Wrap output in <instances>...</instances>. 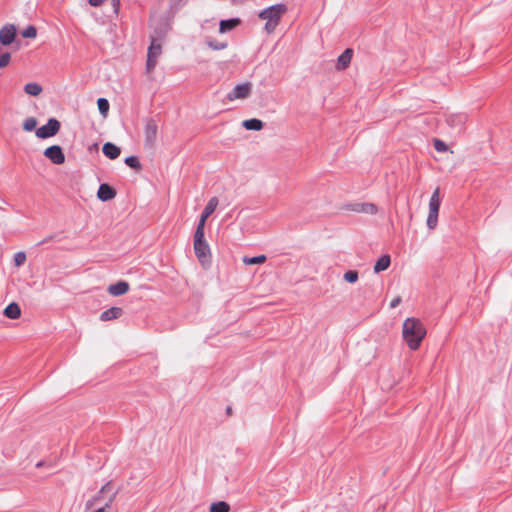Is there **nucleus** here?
I'll use <instances>...</instances> for the list:
<instances>
[{
  "label": "nucleus",
  "mask_w": 512,
  "mask_h": 512,
  "mask_svg": "<svg viewBox=\"0 0 512 512\" xmlns=\"http://www.w3.org/2000/svg\"><path fill=\"white\" fill-rule=\"evenodd\" d=\"M110 487H111V482H107L105 485H103L101 487L99 494H103V493L109 491Z\"/></svg>",
  "instance_id": "43"
},
{
  "label": "nucleus",
  "mask_w": 512,
  "mask_h": 512,
  "mask_svg": "<svg viewBox=\"0 0 512 512\" xmlns=\"http://www.w3.org/2000/svg\"><path fill=\"white\" fill-rule=\"evenodd\" d=\"M157 61L156 59H153V58H149L147 57V61H146V70L148 72H151L157 65Z\"/></svg>",
  "instance_id": "41"
},
{
  "label": "nucleus",
  "mask_w": 512,
  "mask_h": 512,
  "mask_svg": "<svg viewBox=\"0 0 512 512\" xmlns=\"http://www.w3.org/2000/svg\"><path fill=\"white\" fill-rule=\"evenodd\" d=\"M102 494H97L93 498L89 499L85 504V509H91L98 501H100Z\"/></svg>",
  "instance_id": "37"
},
{
  "label": "nucleus",
  "mask_w": 512,
  "mask_h": 512,
  "mask_svg": "<svg viewBox=\"0 0 512 512\" xmlns=\"http://www.w3.org/2000/svg\"><path fill=\"white\" fill-rule=\"evenodd\" d=\"M149 27L152 30L149 38L150 41L154 42H163L171 29L169 22L165 18L152 20Z\"/></svg>",
  "instance_id": "3"
},
{
  "label": "nucleus",
  "mask_w": 512,
  "mask_h": 512,
  "mask_svg": "<svg viewBox=\"0 0 512 512\" xmlns=\"http://www.w3.org/2000/svg\"><path fill=\"white\" fill-rule=\"evenodd\" d=\"M194 251L195 255L201 263L208 261L210 256V247L204 235V228L196 227L194 233Z\"/></svg>",
  "instance_id": "2"
},
{
  "label": "nucleus",
  "mask_w": 512,
  "mask_h": 512,
  "mask_svg": "<svg viewBox=\"0 0 512 512\" xmlns=\"http://www.w3.org/2000/svg\"><path fill=\"white\" fill-rule=\"evenodd\" d=\"M158 134V123L154 118L145 119L144 137L145 146L152 148L155 145Z\"/></svg>",
  "instance_id": "5"
},
{
  "label": "nucleus",
  "mask_w": 512,
  "mask_h": 512,
  "mask_svg": "<svg viewBox=\"0 0 512 512\" xmlns=\"http://www.w3.org/2000/svg\"><path fill=\"white\" fill-rule=\"evenodd\" d=\"M116 495H117V492H113V493L109 496V498L107 499V501L105 502V504H104L102 507H100V508L96 509L94 512H106V510H107V509H109V508L111 507V505H112L113 501H114V500H115V498H116Z\"/></svg>",
  "instance_id": "31"
},
{
  "label": "nucleus",
  "mask_w": 512,
  "mask_h": 512,
  "mask_svg": "<svg viewBox=\"0 0 512 512\" xmlns=\"http://www.w3.org/2000/svg\"><path fill=\"white\" fill-rule=\"evenodd\" d=\"M362 213L374 215L378 212V208L373 203H362Z\"/></svg>",
  "instance_id": "30"
},
{
  "label": "nucleus",
  "mask_w": 512,
  "mask_h": 512,
  "mask_svg": "<svg viewBox=\"0 0 512 512\" xmlns=\"http://www.w3.org/2000/svg\"><path fill=\"white\" fill-rule=\"evenodd\" d=\"M426 223L429 229H435L438 224V217L428 214Z\"/></svg>",
  "instance_id": "36"
},
{
  "label": "nucleus",
  "mask_w": 512,
  "mask_h": 512,
  "mask_svg": "<svg viewBox=\"0 0 512 512\" xmlns=\"http://www.w3.org/2000/svg\"><path fill=\"white\" fill-rule=\"evenodd\" d=\"M353 57V49L347 48L345 49L337 58L336 68L337 70H345Z\"/></svg>",
  "instance_id": "12"
},
{
  "label": "nucleus",
  "mask_w": 512,
  "mask_h": 512,
  "mask_svg": "<svg viewBox=\"0 0 512 512\" xmlns=\"http://www.w3.org/2000/svg\"><path fill=\"white\" fill-rule=\"evenodd\" d=\"M124 311L121 307H111L100 314V320L103 322L112 321L120 318Z\"/></svg>",
  "instance_id": "14"
},
{
  "label": "nucleus",
  "mask_w": 512,
  "mask_h": 512,
  "mask_svg": "<svg viewBox=\"0 0 512 512\" xmlns=\"http://www.w3.org/2000/svg\"><path fill=\"white\" fill-rule=\"evenodd\" d=\"M60 122L56 118H50L47 123L36 129V136L40 139H47L55 136L60 130Z\"/></svg>",
  "instance_id": "6"
},
{
  "label": "nucleus",
  "mask_w": 512,
  "mask_h": 512,
  "mask_svg": "<svg viewBox=\"0 0 512 512\" xmlns=\"http://www.w3.org/2000/svg\"><path fill=\"white\" fill-rule=\"evenodd\" d=\"M434 148L438 152H446L448 150L447 144L440 139L434 140Z\"/></svg>",
  "instance_id": "34"
},
{
  "label": "nucleus",
  "mask_w": 512,
  "mask_h": 512,
  "mask_svg": "<svg viewBox=\"0 0 512 512\" xmlns=\"http://www.w3.org/2000/svg\"><path fill=\"white\" fill-rule=\"evenodd\" d=\"M116 196V191L110 185L103 183L99 186L97 191V197L101 201L112 200Z\"/></svg>",
  "instance_id": "13"
},
{
  "label": "nucleus",
  "mask_w": 512,
  "mask_h": 512,
  "mask_svg": "<svg viewBox=\"0 0 512 512\" xmlns=\"http://www.w3.org/2000/svg\"><path fill=\"white\" fill-rule=\"evenodd\" d=\"M279 24V22H276V21H269V20H266V23H265V30L268 32V33H271L275 30V28L277 27V25Z\"/></svg>",
  "instance_id": "40"
},
{
  "label": "nucleus",
  "mask_w": 512,
  "mask_h": 512,
  "mask_svg": "<svg viewBox=\"0 0 512 512\" xmlns=\"http://www.w3.org/2000/svg\"><path fill=\"white\" fill-rule=\"evenodd\" d=\"M230 505L225 501L212 503L209 512H229Z\"/></svg>",
  "instance_id": "24"
},
{
  "label": "nucleus",
  "mask_w": 512,
  "mask_h": 512,
  "mask_svg": "<svg viewBox=\"0 0 512 512\" xmlns=\"http://www.w3.org/2000/svg\"><path fill=\"white\" fill-rule=\"evenodd\" d=\"M401 302V298L400 297H396L394 298L391 302H390V308H396Z\"/></svg>",
  "instance_id": "42"
},
{
  "label": "nucleus",
  "mask_w": 512,
  "mask_h": 512,
  "mask_svg": "<svg viewBox=\"0 0 512 512\" xmlns=\"http://www.w3.org/2000/svg\"><path fill=\"white\" fill-rule=\"evenodd\" d=\"M286 10L287 7L285 4L277 3L263 9L258 16L262 20L279 22L281 16L286 12Z\"/></svg>",
  "instance_id": "4"
},
{
  "label": "nucleus",
  "mask_w": 512,
  "mask_h": 512,
  "mask_svg": "<svg viewBox=\"0 0 512 512\" xmlns=\"http://www.w3.org/2000/svg\"><path fill=\"white\" fill-rule=\"evenodd\" d=\"M161 53H162V42L150 41V46L148 47L147 57L158 60Z\"/></svg>",
  "instance_id": "20"
},
{
  "label": "nucleus",
  "mask_w": 512,
  "mask_h": 512,
  "mask_svg": "<svg viewBox=\"0 0 512 512\" xmlns=\"http://www.w3.org/2000/svg\"><path fill=\"white\" fill-rule=\"evenodd\" d=\"M430 215L432 216H436L438 217V214H439V210H433V209H429V213Z\"/></svg>",
  "instance_id": "47"
},
{
  "label": "nucleus",
  "mask_w": 512,
  "mask_h": 512,
  "mask_svg": "<svg viewBox=\"0 0 512 512\" xmlns=\"http://www.w3.org/2000/svg\"><path fill=\"white\" fill-rule=\"evenodd\" d=\"M102 152L107 158L114 160L119 157L121 149L114 143L106 142L102 147Z\"/></svg>",
  "instance_id": "16"
},
{
  "label": "nucleus",
  "mask_w": 512,
  "mask_h": 512,
  "mask_svg": "<svg viewBox=\"0 0 512 512\" xmlns=\"http://www.w3.org/2000/svg\"><path fill=\"white\" fill-rule=\"evenodd\" d=\"M44 156L53 164L60 165L65 162V155L59 145H52L45 149Z\"/></svg>",
  "instance_id": "9"
},
{
  "label": "nucleus",
  "mask_w": 512,
  "mask_h": 512,
  "mask_svg": "<svg viewBox=\"0 0 512 512\" xmlns=\"http://www.w3.org/2000/svg\"><path fill=\"white\" fill-rule=\"evenodd\" d=\"M391 264V257L389 254H383L374 265V273H380L389 268Z\"/></svg>",
  "instance_id": "19"
},
{
  "label": "nucleus",
  "mask_w": 512,
  "mask_h": 512,
  "mask_svg": "<svg viewBox=\"0 0 512 512\" xmlns=\"http://www.w3.org/2000/svg\"><path fill=\"white\" fill-rule=\"evenodd\" d=\"M239 24H240L239 18H230V19L221 20L219 23V32L227 33L229 31H232Z\"/></svg>",
  "instance_id": "18"
},
{
  "label": "nucleus",
  "mask_w": 512,
  "mask_h": 512,
  "mask_svg": "<svg viewBox=\"0 0 512 512\" xmlns=\"http://www.w3.org/2000/svg\"><path fill=\"white\" fill-rule=\"evenodd\" d=\"M227 413L230 414L231 413V408L230 407H227Z\"/></svg>",
  "instance_id": "49"
},
{
  "label": "nucleus",
  "mask_w": 512,
  "mask_h": 512,
  "mask_svg": "<svg viewBox=\"0 0 512 512\" xmlns=\"http://www.w3.org/2000/svg\"><path fill=\"white\" fill-rule=\"evenodd\" d=\"M21 35L23 38H34L37 35V30L33 25H29L21 32Z\"/></svg>",
  "instance_id": "32"
},
{
  "label": "nucleus",
  "mask_w": 512,
  "mask_h": 512,
  "mask_svg": "<svg viewBox=\"0 0 512 512\" xmlns=\"http://www.w3.org/2000/svg\"><path fill=\"white\" fill-rule=\"evenodd\" d=\"M124 162L130 168H133V169H136V170L141 168L140 161H139V159L136 156H133V155L128 156V157L125 158Z\"/></svg>",
  "instance_id": "27"
},
{
  "label": "nucleus",
  "mask_w": 512,
  "mask_h": 512,
  "mask_svg": "<svg viewBox=\"0 0 512 512\" xmlns=\"http://www.w3.org/2000/svg\"><path fill=\"white\" fill-rule=\"evenodd\" d=\"M11 59V55L9 52H4L0 54V68L6 67Z\"/></svg>",
  "instance_id": "35"
},
{
  "label": "nucleus",
  "mask_w": 512,
  "mask_h": 512,
  "mask_svg": "<svg viewBox=\"0 0 512 512\" xmlns=\"http://www.w3.org/2000/svg\"><path fill=\"white\" fill-rule=\"evenodd\" d=\"M467 121V115L464 113L450 114L446 118V122L455 133H461Z\"/></svg>",
  "instance_id": "8"
},
{
  "label": "nucleus",
  "mask_w": 512,
  "mask_h": 512,
  "mask_svg": "<svg viewBox=\"0 0 512 512\" xmlns=\"http://www.w3.org/2000/svg\"><path fill=\"white\" fill-rule=\"evenodd\" d=\"M242 125L245 129L253 131H259L263 128V122L257 118L244 120Z\"/></svg>",
  "instance_id": "21"
},
{
  "label": "nucleus",
  "mask_w": 512,
  "mask_h": 512,
  "mask_svg": "<svg viewBox=\"0 0 512 512\" xmlns=\"http://www.w3.org/2000/svg\"><path fill=\"white\" fill-rule=\"evenodd\" d=\"M252 85L250 82H245L241 84H237L227 95V98L230 101L236 99H245L251 93Z\"/></svg>",
  "instance_id": "7"
},
{
  "label": "nucleus",
  "mask_w": 512,
  "mask_h": 512,
  "mask_svg": "<svg viewBox=\"0 0 512 512\" xmlns=\"http://www.w3.org/2000/svg\"><path fill=\"white\" fill-rule=\"evenodd\" d=\"M36 126H37V120L34 117L26 118L23 123V129L28 132L33 131L36 128Z\"/></svg>",
  "instance_id": "28"
},
{
  "label": "nucleus",
  "mask_w": 512,
  "mask_h": 512,
  "mask_svg": "<svg viewBox=\"0 0 512 512\" xmlns=\"http://www.w3.org/2000/svg\"><path fill=\"white\" fill-rule=\"evenodd\" d=\"M129 290L128 282L120 280L108 286L107 291L113 296H121Z\"/></svg>",
  "instance_id": "15"
},
{
  "label": "nucleus",
  "mask_w": 512,
  "mask_h": 512,
  "mask_svg": "<svg viewBox=\"0 0 512 512\" xmlns=\"http://www.w3.org/2000/svg\"><path fill=\"white\" fill-rule=\"evenodd\" d=\"M208 45L214 50H222L227 47L226 43H219L217 41H209Z\"/></svg>",
  "instance_id": "39"
},
{
  "label": "nucleus",
  "mask_w": 512,
  "mask_h": 512,
  "mask_svg": "<svg viewBox=\"0 0 512 512\" xmlns=\"http://www.w3.org/2000/svg\"><path fill=\"white\" fill-rule=\"evenodd\" d=\"M54 239V235H49L45 237L42 241H40L37 245H43L45 243H48Z\"/></svg>",
  "instance_id": "45"
},
{
  "label": "nucleus",
  "mask_w": 512,
  "mask_h": 512,
  "mask_svg": "<svg viewBox=\"0 0 512 512\" xmlns=\"http://www.w3.org/2000/svg\"><path fill=\"white\" fill-rule=\"evenodd\" d=\"M3 314L9 319L16 320L21 316L20 306L16 302H11L5 307Z\"/></svg>",
  "instance_id": "17"
},
{
  "label": "nucleus",
  "mask_w": 512,
  "mask_h": 512,
  "mask_svg": "<svg viewBox=\"0 0 512 512\" xmlns=\"http://www.w3.org/2000/svg\"><path fill=\"white\" fill-rule=\"evenodd\" d=\"M26 253L19 251L14 255V264L16 267L22 266L26 261Z\"/></svg>",
  "instance_id": "33"
},
{
  "label": "nucleus",
  "mask_w": 512,
  "mask_h": 512,
  "mask_svg": "<svg viewBox=\"0 0 512 512\" xmlns=\"http://www.w3.org/2000/svg\"><path fill=\"white\" fill-rule=\"evenodd\" d=\"M112 6L114 7V11L117 12L120 6V0H111Z\"/></svg>",
  "instance_id": "46"
},
{
  "label": "nucleus",
  "mask_w": 512,
  "mask_h": 512,
  "mask_svg": "<svg viewBox=\"0 0 512 512\" xmlns=\"http://www.w3.org/2000/svg\"><path fill=\"white\" fill-rule=\"evenodd\" d=\"M343 278L348 283H355V282H357L359 275L356 270H348L344 273Z\"/></svg>",
  "instance_id": "29"
},
{
  "label": "nucleus",
  "mask_w": 512,
  "mask_h": 512,
  "mask_svg": "<svg viewBox=\"0 0 512 512\" xmlns=\"http://www.w3.org/2000/svg\"><path fill=\"white\" fill-rule=\"evenodd\" d=\"M266 261L265 255H258L254 257H247L245 256L243 258V263L247 265H256V264H262Z\"/></svg>",
  "instance_id": "26"
},
{
  "label": "nucleus",
  "mask_w": 512,
  "mask_h": 512,
  "mask_svg": "<svg viewBox=\"0 0 512 512\" xmlns=\"http://www.w3.org/2000/svg\"><path fill=\"white\" fill-rule=\"evenodd\" d=\"M439 194H440V189L439 188H436L432 195H431V198L429 200V209H433V210H439L440 209V197H439Z\"/></svg>",
  "instance_id": "23"
},
{
  "label": "nucleus",
  "mask_w": 512,
  "mask_h": 512,
  "mask_svg": "<svg viewBox=\"0 0 512 512\" xmlns=\"http://www.w3.org/2000/svg\"><path fill=\"white\" fill-rule=\"evenodd\" d=\"M218 203H219V201H218L217 197H212L211 199H209L208 203L206 204L204 210L202 211V213L200 215V219L198 221L197 227H200V226L202 228L205 227L206 220L215 211V209L218 206Z\"/></svg>",
  "instance_id": "11"
},
{
  "label": "nucleus",
  "mask_w": 512,
  "mask_h": 512,
  "mask_svg": "<svg viewBox=\"0 0 512 512\" xmlns=\"http://www.w3.org/2000/svg\"><path fill=\"white\" fill-rule=\"evenodd\" d=\"M361 208H362V203H351V204L345 205V209L353 211V212H357V213H362Z\"/></svg>",
  "instance_id": "38"
},
{
  "label": "nucleus",
  "mask_w": 512,
  "mask_h": 512,
  "mask_svg": "<svg viewBox=\"0 0 512 512\" xmlns=\"http://www.w3.org/2000/svg\"><path fill=\"white\" fill-rule=\"evenodd\" d=\"M24 91L28 95L38 96L42 92V87L36 82H30L24 86Z\"/></svg>",
  "instance_id": "22"
},
{
  "label": "nucleus",
  "mask_w": 512,
  "mask_h": 512,
  "mask_svg": "<svg viewBox=\"0 0 512 512\" xmlns=\"http://www.w3.org/2000/svg\"><path fill=\"white\" fill-rule=\"evenodd\" d=\"M402 336L409 349L417 350L426 336V329L421 320L409 317L402 326Z\"/></svg>",
  "instance_id": "1"
},
{
  "label": "nucleus",
  "mask_w": 512,
  "mask_h": 512,
  "mask_svg": "<svg viewBox=\"0 0 512 512\" xmlns=\"http://www.w3.org/2000/svg\"><path fill=\"white\" fill-rule=\"evenodd\" d=\"M104 0H88L89 4L93 7H99Z\"/></svg>",
  "instance_id": "44"
},
{
  "label": "nucleus",
  "mask_w": 512,
  "mask_h": 512,
  "mask_svg": "<svg viewBox=\"0 0 512 512\" xmlns=\"http://www.w3.org/2000/svg\"><path fill=\"white\" fill-rule=\"evenodd\" d=\"M43 464H44V462H43V461H40V462H38V463L36 464V467H41V466H43Z\"/></svg>",
  "instance_id": "48"
},
{
  "label": "nucleus",
  "mask_w": 512,
  "mask_h": 512,
  "mask_svg": "<svg viewBox=\"0 0 512 512\" xmlns=\"http://www.w3.org/2000/svg\"><path fill=\"white\" fill-rule=\"evenodd\" d=\"M16 37V27L13 24H5L0 29V43L4 46L10 45Z\"/></svg>",
  "instance_id": "10"
},
{
  "label": "nucleus",
  "mask_w": 512,
  "mask_h": 512,
  "mask_svg": "<svg viewBox=\"0 0 512 512\" xmlns=\"http://www.w3.org/2000/svg\"><path fill=\"white\" fill-rule=\"evenodd\" d=\"M97 106L100 114L106 117L110 108L109 101L106 98H98Z\"/></svg>",
  "instance_id": "25"
}]
</instances>
